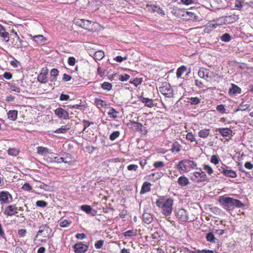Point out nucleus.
Returning <instances> with one entry per match:
<instances>
[{"mask_svg":"<svg viewBox=\"0 0 253 253\" xmlns=\"http://www.w3.org/2000/svg\"><path fill=\"white\" fill-rule=\"evenodd\" d=\"M173 200L171 198L161 196L156 202V206L161 209L162 213L165 216L171 214Z\"/></svg>","mask_w":253,"mask_h":253,"instance_id":"f257e3e1","label":"nucleus"},{"mask_svg":"<svg viewBox=\"0 0 253 253\" xmlns=\"http://www.w3.org/2000/svg\"><path fill=\"white\" fill-rule=\"evenodd\" d=\"M219 203L227 211L233 210L235 207L243 208L245 204L239 200L227 197L226 195L220 197Z\"/></svg>","mask_w":253,"mask_h":253,"instance_id":"f03ea898","label":"nucleus"},{"mask_svg":"<svg viewBox=\"0 0 253 253\" xmlns=\"http://www.w3.org/2000/svg\"><path fill=\"white\" fill-rule=\"evenodd\" d=\"M197 166V164L195 161L188 159H184L178 163L177 168L184 172H187L191 169H195Z\"/></svg>","mask_w":253,"mask_h":253,"instance_id":"7ed1b4c3","label":"nucleus"},{"mask_svg":"<svg viewBox=\"0 0 253 253\" xmlns=\"http://www.w3.org/2000/svg\"><path fill=\"white\" fill-rule=\"evenodd\" d=\"M52 230L46 225H42L40 227L39 230L36 236V238L41 242L46 241L47 239L50 237Z\"/></svg>","mask_w":253,"mask_h":253,"instance_id":"20e7f679","label":"nucleus"},{"mask_svg":"<svg viewBox=\"0 0 253 253\" xmlns=\"http://www.w3.org/2000/svg\"><path fill=\"white\" fill-rule=\"evenodd\" d=\"M190 179L195 182L200 183L207 181V177L204 172L199 169L198 171H195L191 174Z\"/></svg>","mask_w":253,"mask_h":253,"instance_id":"39448f33","label":"nucleus"},{"mask_svg":"<svg viewBox=\"0 0 253 253\" xmlns=\"http://www.w3.org/2000/svg\"><path fill=\"white\" fill-rule=\"evenodd\" d=\"M18 208L15 205H11L6 206L3 211L5 215L12 216L18 213Z\"/></svg>","mask_w":253,"mask_h":253,"instance_id":"423d86ee","label":"nucleus"},{"mask_svg":"<svg viewBox=\"0 0 253 253\" xmlns=\"http://www.w3.org/2000/svg\"><path fill=\"white\" fill-rule=\"evenodd\" d=\"M12 201V195L7 191L0 192V202L3 204H8Z\"/></svg>","mask_w":253,"mask_h":253,"instance_id":"0eeeda50","label":"nucleus"},{"mask_svg":"<svg viewBox=\"0 0 253 253\" xmlns=\"http://www.w3.org/2000/svg\"><path fill=\"white\" fill-rule=\"evenodd\" d=\"M160 92L166 97H173V90L169 84L159 88Z\"/></svg>","mask_w":253,"mask_h":253,"instance_id":"6e6552de","label":"nucleus"},{"mask_svg":"<svg viewBox=\"0 0 253 253\" xmlns=\"http://www.w3.org/2000/svg\"><path fill=\"white\" fill-rule=\"evenodd\" d=\"M177 217L181 221H187L189 219L188 212L184 209H178L176 211Z\"/></svg>","mask_w":253,"mask_h":253,"instance_id":"1a4fd4ad","label":"nucleus"},{"mask_svg":"<svg viewBox=\"0 0 253 253\" xmlns=\"http://www.w3.org/2000/svg\"><path fill=\"white\" fill-rule=\"evenodd\" d=\"M48 69L46 68H42L41 72L38 76V81L41 84H45L47 82Z\"/></svg>","mask_w":253,"mask_h":253,"instance_id":"9d476101","label":"nucleus"},{"mask_svg":"<svg viewBox=\"0 0 253 253\" xmlns=\"http://www.w3.org/2000/svg\"><path fill=\"white\" fill-rule=\"evenodd\" d=\"M55 114L60 119L67 120L69 119L68 112L61 107H58L54 110Z\"/></svg>","mask_w":253,"mask_h":253,"instance_id":"9b49d317","label":"nucleus"},{"mask_svg":"<svg viewBox=\"0 0 253 253\" xmlns=\"http://www.w3.org/2000/svg\"><path fill=\"white\" fill-rule=\"evenodd\" d=\"M73 248L75 253H84L87 250L88 246L80 242L76 243Z\"/></svg>","mask_w":253,"mask_h":253,"instance_id":"f8f14e48","label":"nucleus"},{"mask_svg":"<svg viewBox=\"0 0 253 253\" xmlns=\"http://www.w3.org/2000/svg\"><path fill=\"white\" fill-rule=\"evenodd\" d=\"M217 21L218 20H213L208 23L206 25L205 28L204 29L205 33H208L214 29H215L218 26H219L220 24L217 23Z\"/></svg>","mask_w":253,"mask_h":253,"instance_id":"ddd939ff","label":"nucleus"},{"mask_svg":"<svg viewBox=\"0 0 253 253\" xmlns=\"http://www.w3.org/2000/svg\"><path fill=\"white\" fill-rule=\"evenodd\" d=\"M96 24L95 22H93L91 21L84 19L83 23V28L89 31H93L94 30V25Z\"/></svg>","mask_w":253,"mask_h":253,"instance_id":"4468645a","label":"nucleus"},{"mask_svg":"<svg viewBox=\"0 0 253 253\" xmlns=\"http://www.w3.org/2000/svg\"><path fill=\"white\" fill-rule=\"evenodd\" d=\"M218 131L223 137H229L232 136V131L229 128H218L215 130Z\"/></svg>","mask_w":253,"mask_h":253,"instance_id":"2eb2a0df","label":"nucleus"},{"mask_svg":"<svg viewBox=\"0 0 253 253\" xmlns=\"http://www.w3.org/2000/svg\"><path fill=\"white\" fill-rule=\"evenodd\" d=\"M221 172L225 176H228L231 178H235L237 177V174L236 172L231 169H226L223 168H221Z\"/></svg>","mask_w":253,"mask_h":253,"instance_id":"dca6fc26","label":"nucleus"},{"mask_svg":"<svg viewBox=\"0 0 253 253\" xmlns=\"http://www.w3.org/2000/svg\"><path fill=\"white\" fill-rule=\"evenodd\" d=\"M131 126L132 128H134L137 131H139L140 132L145 131V127L142 125V124L140 123H138L135 121H131Z\"/></svg>","mask_w":253,"mask_h":253,"instance_id":"f3484780","label":"nucleus"},{"mask_svg":"<svg viewBox=\"0 0 253 253\" xmlns=\"http://www.w3.org/2000/svg\"><path fill=\"white\" fill-rule=\"evenodd\" d=\"M177 183L180 187H183L187 186L190 182L187 177L181 176L178 178Z\"/></svg>","mask_w":253,"mask_h":253,"instance_id":"a211bd4d","label":"nucleus"},{"mask_svg":"<svg viewBox=\"0 0 253 253\" xmlns=\"http://www.w3.org/2000/svg\"><path fill=\"white\" fill-rule=\"evenodd\" d=\"M70 155H69V156H67L66 158H64L63 157L58 158L57 157H54L52 160L50 161V162H56L57 163H68L69 161H70Z\"/></svg>","mask_w":253,"mask_h":253,"instance_id":"6ab92c4d","label":"nucleus"},{"mask_svg":"<svg viewBox=\"0 0 253 253\" xmlns=\"http://www.w3.org/2000/svg\"><path fill=\"white\" fill-rule=\"evenodd\" d=\"M241 92V89L237 85L232 84V87L229 90L228 93L230 95L239 94Z\"/></svg>","mask_w":253,"mask_h":253,"instance_id":"aec40b11","label":"nucleus"},{"mask_svg":"<svg viewBox=\"0 0 253 253\" xmlns=\"http://www.w3.org/2000/svg\"><path fill=\"white\" fill-rule=\"evenodd\" d=\"M151 186V184L150 182H144L141 187L140 194H144L145 193L150 191Z\"/></svg>","mask_w":253,"mask_h":253,"instance_id":"412c9836","label":"nucleus"},{"mask_svg":"<svg viewBox=\"0 0 253 253\" xmlns=\"http://www.w3.org/2000/svg\"><path fill=\"white\" fill-rule=\"evenodd\" d=\"M187 102L192 105H196L201 102V99L198 97H191L187 98Z\"/></svg>","mask_w":253,"mask_h":253,"instance_id":"4be33fe9","label":"nucleus"},{"mask_svg":"<svg viewBox=\"0 0 253 253\" xmlns=\"http://www.w3.org/2000/svg\"><path fill=\"white\" fill-rule=\"evenodd\" d=\"M181 148V145L177 141H174L171 145L170 150L172 153H178Z\"/></svg>","mask_w":253,"mask_h":253,"instance_id":"5701e85b","label":"nucleus"},{"mask_svg":"<svg viewBox=\"0 0 253 253\" xmlns=\"http://www.w3.org/2000/svg\"><path fill=\"white\" fill-rule=\"evenodd\" d=\"M50 81L51 82H55L57 80V77L58 76L59 71L56 69H52L50 71Z\"/></svg>","mask_w":253,"mask_h":253,"instance_id":"b1692460","label":"nucleus"},{"mask_svg":"<svg viewBox=\"0 0 253 253\" xmlns=\"http://www.w3.org/2000/svg\"><path fill=\"white\" fill-rule=\"evenodd\" d=\"M143 221L146 224H150L153 220V217L149 213L145 212L142 215Z\"/></svg>","mask_w":253,"mask_h":253,"instance_id":"393cba45","label":"nucleus"},{"mask_svg":"<svg viewBox=\"0 0 253 253\" xmlns=\"http://www.w3.org/2000/svg\"><path fill=\"white\" fill-rule=\"evenodd\" d=\"M141 101L145 104V106L152 108L154 106L153 101L151 99L144 97H141Z\"/></svg>","mask_w":253,"mask_h":253,"instance_id":"a878e982","label":"nucleus"},{"mask_svg":"<svg viewBox=\"0 0 253 253\" xmlns=\"http://www.w3.org/2000/svg\"><path fill=\"white\" fill-rule=\"evenodd\" d=\"M0 36L3 38L4 39L7 38L6 42L9 41V33L5 31V29L4 27L0 24Z\"/></svg>","mask_w":253,"mask_h":253,"instance_id":"bb28decb","label":"nucleus"},{"mask_svg":"<svg viewBox=\"0 0 253 253\" xmlns=\"http://www.w3.org/2000/svg\"><path fill=\"white\" fill-rule=\"evenodd\" d=\"M161 173L155 172L147 175L146 177L148 180H153L155 181L160 179L161 177Z\"/></svg>","mask_w":253,"mask_h":253,"instance_id":"cd10ccee","label":"nucleus"},{"mask_svg":"<svg viewBox=\"0 0 253 253\" xmlns=\"http://www.w3.org/2000/svg\"><path fill=\"white\" fill-rule=\"evenodd\" d=\"M17 111L10 110L7 113L8 118L11 121H15L17 118Z\"/></svg>","mask_w":253,"mask_h":253,"instance_id":"c85d7f7f","label":"nucleus"},{"mask_svg":"<svg viewBox=\"0 0 253 253\" xmlns=\"http://www.w3.org/2000/svg\"><path fill=\"white\" fill-rule=\"evenodd\" d=\"M210 134V129H204L201 130L198 132V136L203 138H207Z\"/></svg>","mask_w":253,"mask_h":253,"instance_id":"c756f323","label":"nucleus"},{"mask_svg":"<svg viewBox=\"0 0 253 253\" xmlns=\"http://www.w3.org/2000/svg\"><path fill=\"white\" fill-rule=\"evenodd\" d=\"M70 127L66 125L62 126L60 128H59L55 130L54 131V133H66L68 130L70 129Z\"/></svg>","mask_w":253,"mask_h":253,"instance_id":"7c9ffc66","label":"nucleus"},{"mask_svg":"<svg viewBox=\"0 0 253 253\" xmlns=\"http://www.w3.org/2000/svg\"><path fill=\"white\" fill-rule=\"evenodd\" d=\"M238 19L237 16L235 15H230L225 17V22L228 23H232L236 21Z\"/></svg>","mask_w":253,"mask_h":253,"instance_id":"2f4dec72","label":"nucleus"},{"mask_svg":"<svg viewBox=\"0 0 253 253\" xmlns=\"http://www.w3.org/2000/svg\"><path fill=\"white\" fill-rule=\"evenodd\" d=\"M119 114V112L117 111L113 108H111L108 112V115L109 117L113 119H116L118 117V114Z\"/></svg>","mask_w":253,"mask_h":253,"instance_id":"473e14b6","label":"nucleus"},{"mask_svg":"<svg viewBox=\"0 0 253 253\" xmlns=\"http://www.w3.org/2000/svg\"><path fill=\"white\" fill-rule=\"evenodd\" d=\"M34 40L37 43H44L46 41L45 38L41 35H36L33 37Z\"/></svg>","mask_w":253,"mask_h":253,"instance_id":"72a5a7b5","label":"nucleus"},{"mask_svg":"<svg viewBox=\"0 0 253 253\" xmlns=\"http://www.w3.org/2000/svg\"><path fill=\"white\" fill-rule=\"evenodd\" d=\"M104 56V52L101 50L96 51L94 53V59L96 60H101Z\"/></svg>","mask_w":253,"mask_h":253,"instance_id":"f704fd0d","label":"nucleus"},{"mask_svg":"<svg viewBox=\"0 0 253 253\" xmlns=\"http://www.w3.org/2000/svg\"><path fill=\"white\" fill-rule=\"evenodd\" d=\"M206 238L208 242L213 243H215L216 238L213 233L212 232L207 233L206 236Z\"/></svg>","mask_w":253,"mask_h":253,"instance_id":"c9c22d12","label":"nucleus"},{"mask_svg":"<svg viewBox=\"0 0 253 253\" xmlns=\"http://www.w3.org/2000/svg\"><path fill=\"white\" fill-rule=\"evenodd\" d=\"M123 234L126 237H130L136 236L137 233L136 230H129L123 233Z\"/></svg>","mask_w":253,"mask_h":253,"instance_id":"e433bc0d","label":"nucleus"},{"mask_svg":"<svg viewBox=\"0 0 253 253\" xmlns=\"http://www.w3.org/2000/svg\"><path fill=\"white\" fill-rule=\"evenodd\" d=\"M186 70V67L184 66H182L178 68L176 71V77L177 78H179L181 77V75L185 72Z\"/></svg>","mask_w":253,"mask_h":253,"instance_id":"4c0bfd02","label":"nucleus"},{"mask_svg":"<svg viewBox=\"0 0 253 253\" xmlns=\"http://www.w3.org/2000/svg\"><path fill=\"white\" fill-rule=\"evenodd\" d=\"M37 153L41 155H44L48 153V149L45 147L39 146L37 148Z\"/></svg>","mask_w":253,"mask_h":253,"instance_id":"58836bf2","label":"nucleus"},{"mask_svg":"<svg viewBox=\"0 0 253 253\" xmlns=\"http://www.w3.org/2000/svg\"><path fill=\"white\" fill-rule=\"evenodd\" d=\"M95 103L98 108L107 106L106 102L100 99L96 98L95 99Z\"/></svg>","mask_w":253,"mask_h":253,"instance_id":"ea45409f","label":"nucleus"},{"mask_svg":"<svg viewBox=\"0 0 253 253\" xmlns=\"http://www.w3.org/2000/svg\"><path fill=\"white\" fill-rule=\"evenodd\" d=\"M220 40L224 42H228L231 40V37L228 33H225L220 37Z\"/></svg>","mask_w":253,"mask_h":253,"instance_id":"a19ab883","label":"nucleus"},{"mask_svg":"<svg viewBox=\"0 0 253 253\" xmlns=\"http://www.w3.org/2000/svg\"><path fill=\"white\" fill-rule=\"evenodd\" d=\"M101 87L104 90L109 91L112 89V85L110 83L104 82L101 85Z\"/></svg>","mask_w":253,"mask_h":253,"instance_id":"79ce46f5","label":"nucleus"},{"mask_svg":"<svg viewBox=\"0 0 253 253\" xmlns=\"http://www.w3.org/2000/svg\"><path fill=\"white\" fill-rule=\"evenodd\" d=\"M186 14L187 16H188L190 17V19L191 20H193L195 21L199 20V17L196 15L193 12L187 11L186 12Z\"/></svg>","mask_w":253,"mask_h":253,"instance_id":"37998d69","label":"nucleus"},{"mask_svg":"<svg viewBox=\"0 0 253 253\" xmlns=\"http://www.w3.org/2000/svg\"><path fill=\"white\" fill-rule=\"evenodd\" d=\"M81 209L82 211L85 212L86 213H90L92 211V209L90 206L84 205L81 207Z\"/></svg>","mask_w":253,"mask_h":253,"instance_id":"c03bdc74","label":"nucleus"},{"mask_svg":"<svg viewBox=\"0 0 253 253\" xmlns=\"http://www.w3.org/2000/svg\"><path fill=\"white\" fill-rule=\"evenodd\" d=\"M208 69H200L198 71V76L201 78H205V75H207Z\"/></svg>","mask_w":253,"mask_h":253,"instance_id":"a18cd8bd","label":"nucleus"},{"mask_svg":"<svg viewBox=\"0 0 253 253\" xmlns=\"http://www.w3.org/2000/svg\"><path fill=\"white\" fill-rule=\"evenodd\" d=\"M249 107H250V105H249V104H244V102H242L240 104L239 108H238L237 110V111H246V110L250 111V109H249Z\"/></svg>","mask_w":253,"mask_h":253,"instance_id":"49530a36","label":"nucleus"},{"mask_svg":"<svg viewBox=\"0 0 253 253\" xmlns=\"http://www.w3.org/2000/svg\"><path fill=\"white\" fill-rule=\"evenodd\" d=\"M120 135V132L115 131L113 132L110 135V139L112 141L115 140Z\"/></svg>","mask_w":253,"mask_h":253,"instance_id":"de8ad7c7","label":"nucleus"},{"mask_svg":"<svg viewBox=\"0 0 253 253\" xmlns=\"http://www.w3.org/2000/svg\"><path fill=\"white\" fill-rule=\"evenodd\" d=\"M7 151L9 155L13 156H16L18 154V151L16 148H9Z\"/></svg>","mask_w":253,"mask_h":253,"instance_id":"09e8293b","label":"nucleus"},{"mask_svg":"<svg viewBox=\"0 0 253 253\" xmlns=\"http://www.w3.org/2000/svg\"><path fill=\"white\" fill-rule=\"evenodd\" d=\"M186 138L187 140L190 141V142H194L196 141L195 136L192 134V132H188L186 134Z\"/></svg>","mask_w":253,"mask_h":253,"instance_id":"8fccbe9b","label":"nucleus"},{"mask_svg":"<svg viewBox=\"0 0 253 253\" xmlns=\"http://www.w3.org/2000/svg\"><path fill=\"white\" fill-rule=\"evenodd\" d=\"M203 169L208 173V174L211 175L213 173L212 169L208 165H205Z\"/></svg>","mask_w":253,"mask_h":253,"instance_id":"3c124183","label":"nucleus"},{"mask_svg":"<svg viewBox=\"0 0 253 253\" xmlns=\"http://www.w3.org/2000/svg\"><path fill=\"white\" fill-rule=\"evenodd\" d=\"M71 223V221L64 219L60 222L59 225L62 227H66L68 226Z\"/></svg>","mask_w":253,"mask_h":253,"instance_id":"603ef678","label":"nucleus"},{"mask_svg":"<svg viewBox=\"0 0 253 253\" xmlns=\"http://www.w3.org/2000/svg\"><path fill=\"white\" fill-rule=\"evenodd\" d=\"M36 205L37 207L44 208L47 206V204L44 201L39 200L36 202Z\"/></svg>","mask_w":253,"mask_h":253,"instance_id":"864d4df0","label":"nucleus"},{"mask_svg":"<svg viewBox=\"0 0 253 253\" xmlns=\"http://www.w3.org/2000/svg\"><path fill=\"white\" fill-rule=\"evenodd\" d=\"M220 159L217 155H213L211 157V162L215 165L219 163Z\"/></svg>","mask_w":253,"mask_h":253,"instance_id":"5fc2aeb1","label":"nucleus"},{"mask_svg":"<svg viewBox=\"0 0 253 253\" xmlns=\"http://www.w3.org/2000/svg\"><path fill=\"white\" fill-rule=\"evenodd\" d=\"M10 89L12 91L19 93L20 92V88L19 86L16 85L15 84H12L10 86Z\"/></svg>","mask_w":253,"mask_h":253,"instance_id":"6e6d98bb","label":"nucleus"},{"mask_svg":"<svg viewBox=\"0 0 253 253\" xmlns=\"http://www.w3.org/2000/svg\"><path fill=\"white\" fill-rule=\"evenodd\" d=\"M153 13L156 12L159 14L165 15L164 11L160 7L155 5V6L153 7Z\"/></svg>","mask_w":253,"mask_h":253,"instance_id":"4d7b16f0","label":"nucleus"},{"mask_svg":"<svg viewBox=\"0 0 253 253\" xmlns=\"http://www.w3.org/2000/svg\"><path fill=\"white\" fill-rule=\"evenodd\" d=\"M216 110L221 114L225 113L226 109L222 104L218 105L216 107Z\"/></svg>","mask_w":253,"mask_h":253,"instance_id":"13d9d810","label":"nucleus"},{"mask_svg":"<svg viewBox=\"0 0 253 253\" xmlns=\"http://www.w3.org/2000/svg\"><path fill=\"white\" fill-rule=\"evenodd\" d=\"M83 123H84V129L83 130V131H85L86 129V128L90 125H92V124H93V123L92 122H89L87 120H83Z\"/></svg>","mask_w":253,"mask_h":253,"instance_id":"bf43d9fd","label":"nucleus"},{"mask_svg":"<svg viewBox=\"0 0 253 253\" xmlns=\"http://www.w3.org/2000/svg\"><path fill=\"white\" fill-rule=\"evenodd\" d=\"M130 83L133 84L135 86L140 84L142 83V79L140 78L134 79L132 81H130Z\"/></svg>","mask_w":253,"mask_h":253,"instance_id":"052dcab7","label":"nucleus"},{"mask_svg":"<svg viewBox=\"0 0 253 253\" xmlns=\"http://www.w3.org/2000/svg\"><path fill=\"white\" fill-rule=\"evenodd\" d=\"M130 76L127 74L121 75L119 76V79L120 81L124 82L126 81L129 79Z\"/></svg>","mask_w":253,"mask_h":253,"instance_id":"680f3d73","label":"nucleus"},{"mask_svg":"<svg viewBox=\"0 0 253 253\" xmlns=\"http://www.w3.org/2000/svg\"><path fill=\"white\" fill-rule=\"evenodd\" d=\"M103 243H104V241L100 240L97 241L95 243L94 246H95L96 249H101L102 248Z\"/></svg>","mask_w":253,"mask_h":253,"instance_id":"e2e57ef3","label":"nucleus"},{"mask_svg":"<svg viewBox=\"0 0 253 253\" xmlns=\"http://www.w3.org/2000/svg\"><path fill=\"white\" fill-rule=\"evenodd\" d=\"M76 62V60L75 57H69L68 59V63L70 66H74L75 65Z\"/></svg>","mask_w":253,"mask_h":253,"instance_id":"0e129e2a","label":"nucleus"},{"mask_svg":"<svg viewBox=\"0 0 253 253\" xmlns=\"http://www.w3.org/2000/svg\"><path fill=\"white\" fill-rule=\"evenodd\" d=\"M153 166L155 168H160L163 167L165 165L164 163L162 161H157L154 163Z\"/></svg>","mask_w":253,"mask_h":253,"instance_id":"69168bd1","label":"nucleus"},{"mask_svg":"<svg viewBox=\"0 0 253 253\" xmlns=\"http://www.w3.org/2000/svg\"><path fill=\"white\" fill-rule=\"evenodd\" d=\"M138 166L134 164H131L127 166V170L131 171V170H134L136 171L138 169Z\"/></svg>","mask_w":253,"mask_h":253,"instance_id":"338daca9","label":"nucleus"},{"mask_svg":"<svg viewBox=\"0 0 253 253\" xmlns=\"http://www.w3.org/2000/svg\"><path fill=\"white\" fill-rule=\"evenodd\" d=\"M207 72V75H205V78L204 79L208 82H211L212 80V72H210L209 70H208Z\"/></svg>","mask_w":253,"mask_h":253,"instance_id":"774afa93","label":"nucleus"}]
</instances>
